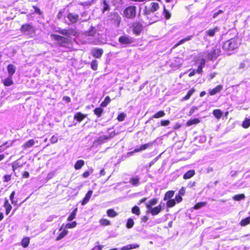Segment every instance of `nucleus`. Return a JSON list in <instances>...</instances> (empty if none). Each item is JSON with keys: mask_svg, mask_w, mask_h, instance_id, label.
Returning <instances> with one entry per match:
<instances>
[{"mask_svg": "<svg viewBox=\"0 0 250 250\" xmlns=\"http://www.w3.org/2000/svg\"><path fill=\"white\" fill-rule=\"evenodd\" d=\"M240 43L238 38H232L224 42L223 48L225 50H233L237 48Z\"/></svg>", "mask_w": 250, "mask_h": 250, "instance_id": "f257e3e1", "label": "nucleus"}, {"mask_svg": "<svg viewBox=\"0 0 250 250\" xmlns=\"http://www.w3.org/2000/svg\"><path fill=\"white\" fill-rule=\"evenodd\" d=\"M59 33L66 36L67 37H69L70 36H77L78 35V32L73 28H69V29H60L57 31Z\"/></svg>", "mask_w": 250, "mask_h": 250, "instance_id": "f03ea898", "label": "nucleus"}, {"mask_svg": "<svg viewBox=\"0 0 250 250\" xmlns=\"http://www.w3.org/2000/svg\"><path fill=\"white\" fill-rule=\"evenodd\" d=\"M114 135H115L114 133H110L109 135H108H108H103V136H100L99 138L94 140V141L93 142V145L94 146H98L99 145H101V144L104 143L108 139L112 138Z\"/></svg>", "mask_w": 250, "mask_h": 250, "instance_id": "7ed1b4c3", "label": "nucleus"}, {"mask_svg": "<svg viewBox=\"0 0 250 250\" xmlns=\"http://www.w3.org/2000/svg\"><path fill=\"white\" fill-rule=\"evenodd\" d=\"M124 15L127 18H133L136 16V7L130 6L126 8L124 12Z\"/></svg>", "mask_w": 250, "mask_h": 250, "instance_id": "20e7f679", "label": "nucleus"}, {"mask_svg": "<svg viewBox=\"0 0 250 250\" xmlns=\"http://www.w3.org/2000/svg\"><path fill=\"white\" fill-rule=\"evenodd\" d=\"M183 60L180 58H174L170 61V66L174 69H177L182 64Z\"/></svg>", "mask_w": 250, "mask_h": 250, "instance_id": "39448f33", "label": "nucleus"}, {"mask_svg": "<svg viewBox=\"0 0 250 250\" xmlns=\"http://www.w3.org/2000/svg\"><path fill=\"white\" fill-rule=\"evenodd\" d=\"M218 56V52L215 48H212L209 51H208V53H204L202 57L208 58L209 60H213L216 59Z\"/></svg>", "mask_w": 250, "mask_h": 250, "instance_id": "423d86ee", "label": "nucleus"}, {"mask_svg": "<svg viewBox=\"0 0 250 250\" xmlns=\"http://www.w3.org/2000/svg\"><path fill=\"white\" fill-rule=\"evenodd\" d=\"M51 37L52 39L57 41L61 44L62 45L63 43H67L69 40L68 38L64 37L55 34H51Z\"/></svg>", "mask_w": 250, "mask_h": 250, "instance_id": "0eeeda50", "label": "nucleus"}, {"mask_svg": "<svg viewBox=\"0 0 250 250\" xmlns=\"http://www.w3.org/2000/svg\"><path fill=\"white\" fill-rule=\"evenodd\" d=\"M120 43L123 44H129L133 42V39L127 36H121L118 40Z\"/></svg>", "mask_w": 250, "mask_h": 250, "instance_id": "6e6552de", "label": "nucleus"}, {"mask_svg": "<svg viewBox=\"0 0 250 250\" xmlns=\"http://www.w3.org/2000/svg\"><path fill=\"white\" fill-rule=\"evenodd\" d=\"M154 142H150L144 145H143L139 147L135 148L132 152H131V153H134L136 152H138L139 151H141L142 150H144L146 149V148L148 147H151L153 145Z\"/></svg>", "mask_w": 250, "mask_h": 250, "instance_id": "1a4fd4ad", "label": "nucleus"}, {"mask_svg": "<svg viewBox=\"0 0 250 250\" xmlns=\"http://www.w3.org/2000/svg\"><path fill=\"white\" fill-rule=\"evenodd\" d=\"M162 209V206L161 205H158L157 207L152 208L149 210H147V213H150L152 215H156L161 212Z\"/></svg>", "mask_w": 250, "mask_h": 250, "instance_id": "9d476101", "label": "nucleus"}, {"mask_svg": "<svg viewBox=\"0 0 250 250\" xmlns=\"http://www.w3.org/2000/svg\"><path fill=\"white\" fill-rule=\"evenodd\" d=\"M91 54L93 57L96 58H100L103 54V50L102 49L93 48L91 50Z\"/></svg>", "mask_w": 250, "mask_h": 250, "instance_id": "9b49d317", "label": "nucleus"}, {"mask_svg": "<svg viewBox=\"0 0 250 250\" xmlns=\"http://www.w3.org/2000/svg\"><path fill=\"white\" fill-rule=\"evenodd\" d=\"M142 29V25L139 22H135L133 25V31L136 35H139Z\"/></svg>", "mask_w": 250, "mask_h": 250, "instance_id": "f8f14e48", "label": "nucleus"}, {"mask_svg": "<svg viewBox=\"0 0 250 250\" xmlns=\"http://www.w3.org/2000/svg\"><path fill=\"white\" fill-rule=\"evenodd\" d=\"M67 17L72 23H75L78 20L79 15L73 13H69Z\"/></svg>", "mask_w": 250, "mask_h": 250, "instance_id": "ddd939ff", "label": "nucleus"}, {"mask_svg": "<svg viewBox=\"0 0 250 250\" xmlns=\"http://www.w3.org/2000/svg\"><path fill=\"white\" fill-rule=\"evenodd\" d=\"M87 116L86 114H82L81 112H77L74 116V119L79 122H82Z\"/></svg>", "mask_w": 250, "mask_h": 250, "instance_id": "4468645a", "label": "nucleus"}, {"mask_svg": "<svg viewBox=\"0 0 250 250\" xmlns=\"http://www.w3.org/2000/svg\"><path fill=\"white\" fill-rule=\"evenodd\" d=\"M33 30V27L30 24H25L22 25L21 31L23 33L29 32Z\"/></svg>", "mask_w": 250, "mask_h": 250, "instance_id": "2eb2a0df", "label": "nucleus"}, {"mask_svg": "<svg viewBox=\"0 0 250 250\" xmlns=\"http://www.w3.org/2000/svg\"><path fill=\"white\" fill-rule=\"evenodd\" d=\"M2 83L5 86H10L12 85L14 83L12 80V77L8 76L7 78L2 80Z\"/></svg>", "mask_w": 250, "mask_h": 250, "instance_id": "dca6fc26", "label": "nucleus"}, {"mask_svg": "<svg viewBox=\"0 0 250 250\" xmlns=\"http://www.w3.org/2000/svg\"><path fill=\"white\" fill-rule=\"evenodd\" d=\"M7 71L8 74L9 76H12L15 73L16 69V67L15 65L12 64H10L7 66Z\"/></svg>", "mask_w": 250, "mask_h": 250, "instance_id": "f3484780", "label": "nucleus"}, {"mask_svg": "<svg viewBox=\"0 0 250 250\" xmlns=\"http://www.w3.org/2000/svg\"><path fill=\"white\" fill-rule=\"evenodd\" d=\"M93 191L92 190H89L86 194L85 195V196L83 198V201L82 202V205H84L86 204H87L90 198H91L92 194Z\"/></svg>", "mask_w": 250, "mask_h": 250, "instance_id": "a211bd4d", "label": "nucleus"}, {"mask_svg": "<svg viewBox=\"0 0 250 250\" xmlns=\"http://www.w3.org/2000/svg\"><path fill=\"white\" fill-rule=\"evenodd\" d=\"M158 203V199L156 198L150 200L146 204V207L147 210L152 208V206H155Z\"/></svg>", "mask_w": 250, "mask_h": 250, "instance_id": "6ab92c4d", "label": "nucleus"}, {"mask_svg": "<svg viewBox=\"0 0 250 250\" xmlns=\"http://www.w3.org/2000/svg\"><path fill=\"white\" fill-rule=\"evenodd\" d=\"M219 31L218 27H216L213 29H210L206 31V35L210 37H213L215 34Z\"/></svg>", "mask_w": 250, "mask_h": 250, "instance_id": "aec40b11", "label": "nucleus"}, {"mask_svg": "<svg viewBox=\"0 0 250 250\" xmlns=\"http://www.w3.org/2000/svg\"><path fill=\"white\" fill-rule=\"evenodd\" d=\"M223 89V86L221 85H218L214 88L211 89L209 91L210 95H214L217 93L219 92Z\"/></svg>", "mask_w": 250, "mask_h": 250, "instance_id": "412c9836", "label": "nucleus"}, {"mask_svg": "<svg viewBox=\"0 0 250 250\" xmlns=\"http://www.w3.org/2000/svg\"><path fill=\"white\" fill-rule=\"evenodd\" d=\"M138 247H139V245L137 244H132L123 247L120 250H130L131 249L137 248Z\"/></svg>", "mask_w": 250, "mask_h": 250, "instance_id": "4be33fe9", "label": "nucleus"}, {"mask_svg": "<svg viewBox=\"0 0 250 250\" xmlns=\"http://www.w3.org/2000/svg\"><path fill=\"white\" fill-rule=\"evenodd\" d=\"M4 207L5 208L6 214L7 215H8L9 213V212H10V211L11 210L12 206L9 204V202H8V200L7 199H5L4 204Z\"/></svg>", "mask_w": 250, "mask_h": 250, "instance_id": "5701e85b", "label": "nucleus"}, {"mask_svg": "<svg viewBox=\"0 0 250 250\" xmlns=\"http://www.w3.org/2000/svg\"><path fill=\"white\" fill-rule=\"evenodd\" d=\"M200 122L199 119L196 118L193 119H190L188 120L186 124L187 126H190L193 125H197Z\"/></svg>", "mask_w": 250, "mask_h": 250, "instance_id": "b1692460", "label": "nucleus"}, {"mask_svg": "<svg viewBox=\"0 0 250 250\" xmlns=\"http://www.w3.org/2000/svg\"><path fill=\"white\" fill-rule=\"evenodd\" d=\"M194 174L195 171L194 170H189L184 174L183 178L185 179H188L192 177Z\"/></svg>", "mask_w": 250, "mask_h": 250, "instance_id": "393cba45", "label": "nucleus"}, {"mask_svg": "<svg viewBox=\"0 0 250 250\" xmlns=\"http://www.w3.org/2000/svg\"><path fill=\"white\" fill-rule=\"evenodd\" d=\"M35 141L34 140L31 139L26 142L23 146L22 147L24 149H27V148L32 146L35 144Z\"/></svg>", "mask_w": 250, "mask_h": 250, "instance_id": "a878e982", "label": "nucleus"}, {"mask_svg": "<svg viewBox=\"0 0 250 250\" xmlns=\"http://www.w3.org/2000/svg\"><path fill=\"white\" fill-rule=\"evenodd\" d=\"M30 238L28 237H25L22 239L21 242V245L23 248H26L28 246Z\"/></svg>", "mask_w": 250, "mask_h": 250, "instance_id": "bb28decb", "label": "nucleus"}, {"mask_svg": "<svg viewBox=\"0 0 250 250\" xmlns=\"http://www.w3.org/2000/svg\"><path fill=\"white\" fill-rule=\"evenodd\" d=\"M84 162L82 160H78L76 162L74 167L76 170L80 169L84 165Z\"/></svg>", "mask_w": 250, "mask_h": 250, "instance_id": "cd10ccee", "label": "nucleus"}, {"mask_svg": "<svg viewBox=\"0 0 250 250\" xmlns=\"http://www.w3.org/2000/svg\"><path fill=\"white\" fill-rule=\"evenodd\" d=\"M130 183L134 186H138L140 184L139 178L136 176L132 177L130 179Z\"/></svg>", "mask_w": 250, "mask_h": 250, "instance_id": "c85d7f7f", "label": "nucleus"}, {"mask_svg": "<svg viewBox=\"0 0 250 250\" xmlns=\"http://www.w3.org/2000/svg\"><path fill=\"white\" fill-rule=\"evenodd\" d=\"M174 192L172 190H170L167 192L165 195L164 198V200H170V199L174 195Z\"/></svg>", "mask_w": 250, "mask_h": 250, "instance_id": "c756f323", "label": "nucleus"}, {"mask_svg": "<svg viewBox=\"0 0 250 250\" xmlns=\"http://www.w3.org/2000/svg\"><path fill=\"white\" fill-rule=\"evenodd\" d=\"M68 230H63L59 235L57 237L56 240L57 241H59L64 238L68 233Z\"/></svg>", "mask_w": 250, "mask_h": 250, "instance_id": "7c9ffc66", "label": "nucleus"}, {"mask_svg": "<svg viewBox=\"0 0 250 250\" xmlns=\"http://www.w3.org/2000/svg\"><path fill=\"white\" fill-rule=\"evenodd\" d=\"M213 114L217 119H219L223 113L220 109H215L213 111Z\"/></svg>", "mask_w": 250, "mask_h": 250, "instance_id": "2f4dec72", "label": "nucleus"}, {"mask_svg": "<svg viewBox=\"0 0 250 250\" xmlns=\"http://www.w3.org/2000/svg\"><path fill=\"white\" fill-rule=\"evenodd\" d=\"M159 7V6L158 3L153 2L150 4V10L153 12L157 10Z\"/></svg>", "mask_w": 250, "mask_h": 250, "instance_id": "473e14b6", "label": "nucleus"}, {"mask_svg": "<svg viewBox=\"0 0 250 250\" xmlns=\"http://www.w3.org/2000/svg\"><path fill=\"white\" fill-rule=\"evenodd\" d=\"M194 92L195 89L194 88L190 89L187 94L183 98V100H187L189 99Z\"/></svg>", "mask_w": 250, "mask_h": 250, "instance_id": "72a5a7b5", "label": "nucleus"}, {"mask_svg": "<svg viewBox=\"0 0 250 250\" xmlns=\"http://www.w3.org/2000/svg\"><path fill=\"white\" fill-rule=\"evenodd\" d=\"M194 92L195 89L194 88L190 89L187 94L183 98V100H187L189 99Z\"/></svg>", "mask_w": 250, "mask_h": 250, "instance_id": "f704fd0d", "label": "nucleus"}, {"mask_svg": "<svg viewBox=\"0 0 250 250\" xmlns=\"http://www.w3.org/2000/svg\"><path fill=\"white\" fill-rule=\"evenodd\" d=\"M110 102V99L109 96H106L104 100L101 104V106L103 107H106Z\"/></svg>", "mask_w": 250, "mask_h": 250, "instance_id": "c9c22d12", "label": "nucleus"}, {"mask_svg": "<svg viewBox=\"0 0 250 250\" xmlns=\"http://www.w3.org/2000/svg\"><path fill=\"white\" fill-rule=\"evenodd\" d=\"M77 210H78V208H76L74 209V210L72 211V212L71 213L70 215L69 216V217L67 218V220L68 221H71L75 218Z\"/></svg>", "mask_w": 250, "mask_h": 250, "instance_id": "e433bc0d", "label": "nucleus"}, {"mask_svg": "<svg viewBox=\"0 0 250 250\" xmlns=\"http://www.w3.org/2000/svg\"><path fill=\"white\" fill-rule=\"evenodd\" d=\"M250 224V217H247L244 219H243L240 222V225L242 226H245Z\"/></svg>", "mask_w": 250, "mask_h": 250, "instance_id": "4c0bfd02", "label": "nucleus"}, {"mask_svg": "<svg viewBox=\"0 0 250 250\" xmlns=\"http://www.w3.org/2000/svg\"><path fill=\"white\" fill-rule=\"evenodd\" d=\"M192 36H188L187 37H186V38H184L183 39H182L181 40H180L176 45L175 46H177L178 45H179L180 44H182L183 43H184L185 42H187V41H189L191 39Z\"/></svg>", "mask_w": 250, "mask_h": 250, "instance_id": "58836bf2", "label": "nucleus"}, {"mask_svg": "<svg viewBox=\"0 0 250 250\" xmlns=\"http://www.w3.org/2000/svg\"><path fill=\"white\" fill-rule=\"evenodd\" d=\"M245 197V196L244 194H240L234 195L232 198L233 200L235 201H240L242 199H244Z\"/></svg>", "mask_w": 250, "mask_h": 250, "instance_id": "ea45409f", "label": "nucleus"}, {"mask_svg": "<svg viewBox=\"0 0 250 250\" xmlns=\"http://www.w3.org/2000/svg\"><path fill=\"white\" fill-rule=\"evenodd\" d=\"M206 205H207V203L205 202H200V203L196 204L194 206V208L195 209H198L201 208L205 207Z\"/></svg>", "mask_w": 250, "mask_h": 250, "instance_id": "a19ab883", "label": "nucleus"}, {"mask_svg": "<svg viewBox=\"0 0 250 250\" xmlns=\"http://www.w3.org/2000/svg\"><path fill=\"white\" fill-rule=\"evenodd\" d=\"M107 214L108 216L114 217L117 215V213L113 209H110L107 211Z\"/></svg>", "mask_w": 250, "mask_h": 250, "instance_id": "79ce46f5", "label": "nucleus"}, {"mask_svg": "<svg viewBox=\"0 0 250 250\" xmlns=\"http://www.w3.org/2000/svg\"><path fill=\"white\" fill-rule=\"evenodd\" d=\"M250 126V119L246 118L243 122L242 126L245 128H247Z\"/></svg>", "mask_w": 250, "mask_h": 250, "instance_id": "37998d69", "label": "nucleus"}, {"mask_svg": "<svg viewBox=\"0 0 250 250\" xmlns=\"http://www.w3.org/2000/svg\"><path fill=\"white\" fill-rule=\"evenodd\" d=\"M94 113L98 117H101L103 112V109L101 108V107H99V108H96L94 109Z\"/></svg>", "mask_w": 250, "mask_h": 250, "instance_id": "c03bdc74", "label": "nucleus"}, {"mask_svg": "<svg viewBox=\"0 0 250 250\" xmlns=\"http://www.w3.org/2000/svg\"><path fill=\"white\" fill-rule=\"evenodd\" d=\"M165 115V113L164 111H160L157 112L155 114H154L153 116L154 118H159L162 117H164Z\"/></svg>", "mask_w": 250, "mask_h": 250, "instance_id": "a18cd8bd", "label": "nucleus"}, {"mask_svg": "<svg viewBox=\"0 0 250 250\" xmlns=\"http://www.w3.org/2000/svg\"><path fill=\"white\" fill-rule=\"evenodd\" d=\"M134 224V221L133 220V219L131 218H129L128 219V220L127 221L126 227L128 229H130L133 226Z\"/></svg>", "mask_w": 250, "mask_h": 250, "instance_id": "49530a36", "label": "nucleus"}, {"mask_svg": "<svg viewBox=\"0 0 250 250\" xmlns=\"http://www.w3.org/2000/svg\"><path fill=\"white\" fill-rule=\"evenodd\" d=\"M176 204L175 201L174 199L168 200L167 203V205L168 208L173 207Z\"/></svg>", "mask_w": 250, "mask_h": 250, "instance_id": "de8ad7c7", "label": "nucleus"}, {"mask_svg": "<svg viewBox=\"0 0 250 250\" xmlns=\"http://www.w3.org/2000/svg\"><path fill=\"white\" fill-rule=\"evenodd\" d=\"M91 67L94 70H96L98 68V62L97 61L95 60H93L91 63Z\"/></svg>", "mask_w": 250, "mask_h": 250, "instance_id": "09e8293b", "label": "nucleus"}, {"mask_svg": "<svg viewBox=\"0 0 250 250\" xmlns=\"http://www.w3.org/2000/svg\"><path fill=\"white\" fill-rule=\"evenodd\" d=\"M132 212L134 214H135L137 215H140V208L137 206H135L132 208Z\"/></svg>", "mask_w": 250, "mask_h": 250, "instance_id": "8fccbe9b", "label": "nucleus"}, {"mask_svg": "<svg viewBox=\"0 0 250 250\" xmlns=\"http://www.w3.org/2000/svg\"><path fill=\"white\" fill-rule=\"evenodd\" d=\"M77 225V223L75 221L72 222L71 223H68L66 224L65 228L66 229H72L75 228Z\"/></svg>", "mask_w": 250, "mask_h": 250, "instance_id": "3c124183", "label": "nucleus"}, {"mask_svg": "<svg viewBox=\"0 0 250 250\" xmlns=\"http://www.w3.org/2000/svg\"><path fill=\"white\" fill-rule=\"evenodd\" d=\"M164 15L165 18L167 20H168L171 17L170 13L166 9V8L164 7Z\"/></svg>", "mask_w": 250, "mask_h": 250, "instance_id": "603ef678", "label": "nucleus"}, {"mask_svg": "<svg viewBox=\"0 0 250 250\" xmlns=\"http://www.w3.org/2000/svg\"><path fill=\"white\" fill-rule=\"evenodd\" d=\"M93 171V169L92 168H90L89 171H86L83 174V178L88 177L90 174L92 173Z\"/></svg>", "mask_w": 250, "mask_h": 250, "instance_id": "864d4df0", "label": "nucleus"}, {"mask_svg": "<svg viewBox=\"0 0 250 250\" xmlns=\"http://www.w3.org/2000/svg\"><path fill=\"white\" fill-rule=\"evenodd\" d=\"M126 116L125 114L121 113L118 116L117 120L120 122L123 121L126 117Z\"/></svg>", "mask_w": 250, "mask_h": 250, "instance_id": "5fc2aeb1", "label": "nucleus"}, {"mask_svg": "<svg viewBox=\"0 0 250 250\" xmlns=\"http://www.w3.org/2000/svg\"><path fill=\"white\" fill-rule=\"evenodd\" d=\"M100 223L102 225L107 226L110 224V222L109 220L105 219H102L100 221Z\"/></svg>", "mask_w": 250, "mask_h": 250, "instance_id": "6e6d98bb", "label": "nucleus"}, {"mask_svg": "<svg viewBox=\"0 0 250 250\" xmlns=\"http://www.w3.org/2000/svg\"><path fill=\"white\" fill-rule=\"evenodd\" d=\"M198 109V107L197 106H192L189 112L188 115L191 116L192 114H193L196 110Z\"/></svg>", "mask_w": 250, "mask_h": 250, "instance_id": "4d7b16f0", "label": "nucleus"}, {"mask_svg": "<svg viewBox=\"0 0 250 250\" xmlns=\"http://www.w3.org/2000/svg\"><path fill=\"white\" fill-rule=\"evenodd\" d=\"M20 167H21V165H20L17 161L12 164V169L13 171H15L16 169Z\"/></svg>", "mask_w": 250, "mask_h": 250, "instance_id": "13d9d810", "label": "nucleus"}, {"mask_svg": "<svg viewBox=\"0 0 250 250\" xmlns=\"http://www.w3.org/2000/svg\"><path fill=\"white\" fill-rule=\"evenodd\" d=\"M103 4L104 5L103 12H104L105 11H107L109 9V6L105 0H104Z\"/></svg>", "mask_w": 250, "mask_h": 250, "instance_id": "bf43d9fd", "label": "nucleus"}, {"mask_svg": "<svg viewBox=\"0 0 250 250\" xmlns=\"http://www.w3.org/2000/svg\"><path fill=\"white\" fill-rule=\"evenodd\" d=\"M4 182H9L11 180V175H5L4 176Z\"/></svg>", "mask_w": 250, "mask_h": 250, "instance_id": "052dcab7", "label": "nucleus"}, {"mask_svg": "<svg viewBox=\"0 0 250 250\" xmlns=\"http://www.w3.org/2000/svg\"><path fill=\"white\" fill-rule=\"evenodd\" d=\"M57 141H58V138H57V137L55 136H53L50 139V142L52 144L55 143L57 142Z\"/></svg>", "mask_w": 250, "mask_h": 250, "instance_id": "680f3d73", "label": "nucleus"}, {"mask_svg": "<svg viewBox=\"0 0 250 250\" xmlns=\"http://www.w3.org/2000/svg\"><path fill=\"white\" fill-rule=\"evenodd\" d=\"M170 122L168 120L162 121L161 122V125L167 126L169 124Z\"/></svg>", "mask_w": 250, "mask_h": 250, "instance_id": "e2e57ef3", "label": "nucleus"}, {"mask_svg": "<svg viewBox=\"0 0 250 250\" xmlns=\"http://www.w3.org/2000/svg\"><path fill=\"white\" fill-rule=\"evenodd\" d=\"M15 194V191H13L11 193V195L10 196V199L11 200V202H12V203L13 204H15V202L14 201V195Z\"/></svg>", "mask_w": 250, "mask_h": 250, "instance_id": "0e129e2a", "label": "nucleus"}, {"mask_svg": "<svg viewBox=\"0 0 250 250\" xmlns=\"http://www.w3.org/2000/svg\"><path fill=\"white\" fill-rule=\"evenodd\" d=\"M182 197L180 195H176L175 196V200L177 203H180L182 201Z\"/></svg>", "mask_w": 250, "mask_h": 250, "instance_id": "69168bd1", "label": "nucleus"}, {"mask_svg": "<svg viewBox=\"0 0 250 250\" xmlns=\"http://www.w3.org/2000/svg\"><path fill=\"white\" fill-rule=\"evenodd\" d=\"M111 0L112 3L115 5H117L121 3V0Z\"/></svg>", "mask_w": 250, "mask_h": 250, "instance_id": "338daca9", "label": "nucleus"}, {"mask_svg": "<svg viewBox=\"0 0 250 250\" xmlns=\"http://www.w3.org/2000/svg\"><path fill=\"white\" fill-rule=\"evenodd\" d=\"M103 248L102 245H99L93 248L91 250H101Z\"/></svg>", "mask_w": 250, "mask_h": 250, "instance_id": "774afa93", "label": "nucleus"}]
</instances>
